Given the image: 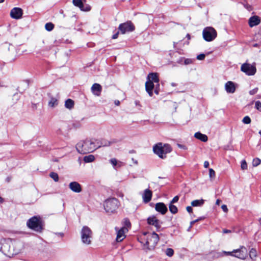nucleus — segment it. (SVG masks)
I'll return each mask as SVG.
<instances>
[{
	"label": "nucleus",
	"instance_id": "obj_21",
	"mask_svg": "<svg viewBox=\"0 0 261 261\" xmlns=\"http://www.w3.org/2000/svg\"><path fill=\"white\" fill-rule=\"evenodd\" d=\"M59 97L50 96V99L48 102V106L51 108H54L59 104Z\"/></svg>",
	"mask_w": 261,
	"mask_h": 261
},
{
	"label": "nucleus",
	"instance_id": "obj_47",
	"mask_svg": "<svg viewBox=\"0 0 261 261\" xmlns=\"http://www.w3.org/2000/svg\"><path fill=\"white\" fill-rule=\"evenodd\" d=\"M118 34H119V32H117L116 34L113 35L112 36V38L113 39H115L117 38L118 36Z\"/></svg>",
	"mask_w": 261,
	"mask_h": 261
},
{
	"label": "nucleus",
	"instance_id": "obj_54",
	"mask_svg": "<svg viewBox=\"0 0 261 261\" xmlns=\"http://www.w3.org/2000/svg\"><path fill=\"white\" fill-rule=\"evenodd\" d=\"M204 219V217H200V218H198V219H196V220H197V222H198V221H200V220H203V219Z\"/></svg>",
	"mask_w": 261,
	"mask_h": 261
},
{
	"label": "nucleus",
	"instance_id": "obj_45",
	"mask_svg": "<svg viewBox=\"0 0 261 261\" xmlns=\"http://www.w3.org/2000/svg\"><path fill=\"white\" fill-rule=\"evenodd\" d=\"M186 210L187 211V212L189 213H191L192 212V208L191 206H188L187 207H186Z\"/></svg>",
	"mask_w": 261,
	"mask_h": 261
},
{
	"label": "nucleus",
	"instance_id": "obj_59",
	"mask_svg": "<svg viewBox=\"0 0 261 261\" xmlns=\"http://www.w3.org/2000/svg\"><path fill=\"white\" fill-rule=\"evenodd\" d=\"M5 0H0V3H2L4 2Z\"/></svg>",
	"mask_w": 261,
	"mask_h": 261
},
{
	"label": "nucleus",
	"instance_id": "obj_19",
	"mask_svg": "<svg viewBox=\"0 0 261 261\" xmlns=\"http://www.w3.org/2000/svg\"><path fill=\"white\" fill-rule=\"evenodd\" d=\"M152 195V193L151 191L148 189L145 190L142 195L143 201L145 203H148V202H149L151 199Z\"/></svg>",
	"mask_w": 261,
	"mask_h": 261
},
{
	"label": "nucleus",
	"instance_id": "obj_9",
	"mask_svg": "<svg viewBox=\"0 0 261 261\" xmlns=\"http://www.w3.org/2000/svg\"><path fill=\"white\" fill-rule=\"evenodd\" d=\"M135 29L134 25L130 21L121 23L118 27V29L122 34L133 32L135 30Z\"/></svg>",
	"mask_w": 261,
	"mask_h": 261
},
{
	"label": "nucleus",
	"instance_id": "obj_29",
	"mask_svg": "<svg viewBox=\"0 0 261 261\" xmlns=\"http://www.w3.org/2000/svg\"><path fill=\"white\" fill-rule=\"evenodd\" d=\"M95 160V156L92 154L86 155L84 158V161L85 163H90L94 161Z\"/></svg>",
	"mask_w": 261,
	"mask_h": 261
},
{
	"label": "nucleus",
	"instance_id": "obj_51",
	"mask_svg": "<svg viewBox=\"0 0 261 261\" xmlns=\"http://www.w3.org/2000/svg\"><path fill=\"white\" fill-rule=\"evenodd\" d=\"M115 104L117 106H119L120 104V102L119 100H115Z\"/></svg>",
	"mask_w": 261,
	"mask_h": 261
},
{
	"label": "nucleus",
	"instance_id": "obj_12",
	"mask_svg": "<svg viewBox=\"0 0 261 261\" xmlns=\"http://www.w3.org/2000/svg\"><path fill=\"white\" fill-rule=\"evenodd\" d=\"M116 229L117 230V237L116 240L117 242L119 243L125 238L126 236L125 233L128 231V229L126 227H122L119 230H117V228H116Z\"/></svg>",
	"mask_w": 261,
	"mask_h": 261
},
{
	"label": "nucleus",
	"instance_id": "obj_61",
	"mask_svg": "<svg viewBox=\"0 0 261 261\" xmlns=\"http://www.w3.org/2000/svg\"><path fill=\"white\" fill-rule=\"evenodd\" d=\"M134 162L137 164L138 163L137 161H134Z\"/></svg>",
	"mask_w": 261,
	"mask_h": 261
},
{
	"label": "nucleus",
	"instance_id": "obj_11",
	"mask_svg": "<svg viewBox=\"0 0 261 261\" xmlns=\"http://www.w3.org/2000/svg\"><path fill=\"white\" fill-rule=\"evenodd\" d=\"M241 70L248 75H253L256 72L255 66L249 63H244L241 67Z\"/></svg>",
	"mask_w": 261,
	"mask_h": 261
},
{
	"label": "nucleus",
	"instance_id": "obj_31",
	"mask_svg": "<svg viewBox=\"0 0 261 261\" xmlns=\"http://www.w3.org/2000/svg\"><path fill=\"white\" fill-rule=\"evenodd\" d=\"M122 222L123 224V227H126L128 230V228L131 226V224L129 220L127 218H125L123 219Z\"/></svg>",
	"mask_w": 261,
	"mask_h": 261
},
{
	"label": "nucleus",
	"instance_id": "obj_24",
	"mask_svg": "<svg viewBox=\"0 0 261 261\" xmlns=\"http://www.w3.org/2000/svg\"><path fill=\"white\" fill-rule=\"evenodd\" d=\"M110 162L112 165L113 167L115 169H116L117 168H119L121 167L123 165V163L121 161H118L115 158L111 159L110 160Z\"/></svg>",
	"mask_w": 261,
	"mask_h": 261
},
{
	"label": "nucleus",
	"instance_id": "obj_56",
	"mask_svg": "<svg viewBox=\"0 0 261 261\" xmlns=\"http://www.w3.org/2000/svg\"><path fill=\"white\" fill-rule=\"evenodd\" d=\"M187 38H188L189 39H190V35H189V34H188L187 35Z\"/></svg>",
	"mask_w": 261,
	"mask_h": 261
},
{
	"label": "nucleus",
	"instance_id": "obj_18",
	"mask_svg": "<svg viewBox=\"0 0 261 261\" xmlns=\"http://www.w3.org/2000/svg\"><path fill=\"white\" fill-rule=\"evenodd\" d=\"M91 89L94 95L98 96L102 91V87L100 84L95 83L92 86Z\"/></svg>",
	"mask_w": 261,
	"mask_h": 261
},
{
	"label": "nucleus",
	"instance_id": "obj_39",
	"mask_svg": "<svg viewBox=\"0 0 261 261\" xmlns=\"http://www.w3.org/2000/svg\"><path fill=\"white\" fill-rule=\"evenodd\" d=\"M242 121L245 124H249L251 122V119L248 116H245Z\"/></svg>",
	"mask_w": 261,
	"mask_h": 261
},
{
	"label": "nucleus",
	"instance_id": "obj_13",
	"mask_svg": "<svg viewBox=\"0 0 261 261\" xmlns=\"http://www.w3.org/2000/svg\"><path fill=\"white\" fill-rule=\"evenodd\" d=\"M86 1V0H73V4L82 11H89L90 10L91 7L89 5L84 6V3H85Z\"/></svg>",
	"mask_w": 261,
	"mask_h": 261
},
{
	"label": "nucleus",
	"instance_id": "obj_50",
	"mask_svg": "<svg viewBox=\"0 0 261 261\" xmlns=\"http://www.w3.org/2000/svg\"><path fill=\"white\" fill-rule=\"evenodd\" d=\"M220 202H221V200L220 199H217L216 202V204L219 205Z\"/></svg>",
	"mask_w": 261,
	"mask_h": 261
},
{
	"label": "nucleus",
	"instance_id": "obj_36",
	"mask_svg": "<svg viewBox=\"0 0 261 261\" xmlns=\"http://www.w3.org/2000/svg\"><path fill=\"white\" fill-rule=\"evenodd\" d=\"M250 257L253 259L256 256V251L255 249H252L249 252Z\"/></svg>",
	"mask_w": 261,
	"mask_h": 261
},
{
	"label": "nucleus",
	"instance_id": "obj_8",
	"mask_svg": "<svg viewBox=\"0 0 261 261\" xmlns=\"http://www.w3.org/2000/svg\"><path fill=\"white\" fill-rule=\"evenodd\" d=\"M27 225L29 228L36 231L40 232L42 229L40 220L37 217H33L30 219L27 222Z\"/></svg>",
	"mask_w": 261,
	"mask_h": 261
},
{
	"label": "nucleus",
	"instance_id": "obj_27",
	"mask_svg": "<svg viewBox=\"0 0 261 261\" xmlns=\"http://www.w3.org/2000/svg\"><path fill=\"white\" fill-rule=\"evenodd\" d=\"M74 106V101L71 99H68L65 101V107L68 109H71Z\"/></svg>",
	"mask_w": 261,
	"mask_h": 261
},
{
	"label": "nucleus",
	"instance_id": "obj_46",
	"mask_svg": "<svg viewBox=\"0 0 261 261\" xmlns=\"http://www.w3.org/2000/svg\"><path fill=\"white\" fill-rule=\"evenodd\" d=\"M109 142L111 143V145L113 144L116 143L117 142V140L115 139H113L109 141Z\"/></svg>",
	"mask_w": 261,
	"mask_h": 261
},
{
	"label": "nucleus",
	"instance_id": "obj_32",
	"mask_svg": "<svg viewBox=\"0 0 261 261\" xmlns=\"http://www.w3.org/2000/svg\"><path fill=\"white\" fill-rule=\"evenodd\" d=\"M49 176L55 181H58L59 180V176L57 173L55 172H51L49 174Z\"/></svg>",
	"mask_w": 261,
	"mask_h": 261
},
{
	"label": "nucleus",
	"instance_id": "obj_1",
	"mask_svg": "<svg viewBox=\"0 0 261 261\" xmlns=\"http://www.w3.org/2000/svg\"><path fill=\"white\" fill-rule=\"evenodd\" d=\"M96 142L97 140L94 139L81 141L76 144V150L81 154L91 152L96 149L100 147V145H97Z\"/></svg>",
	"mask_w": 261,
	"mask_h": 261
},
{
	"label": "nucleus",
	"instance_id": "obj_60",
	"mask_svg": "<svg viewBox=\"0 0 261 261\" xmlns=\"http://www.w3.org/2000/svg\"><path fill=\"white\" fill-rule=\"evenodd\" d=\"M134 162L137 164L138 163L137 161H134Z\"/></svg>",
	"mask_w": 261,
	"mask_h": 261
},
{
	"label": "nucleus",
	"instance_id": "obj_48",
	"mask_svg": "<svg viewBox=\"0 0 261 261\" xmlns=\"http://www.w3.org/2000/svg\"><path fill=\"white\" fill-rule=\"evenodd\" d=\"M208 166H209V163H208V161H205V162H204V167L205 168H207V167H208Z\"/></svg>",
	"mask_w": 261,
	"mask_h": 261
},
{
	"label": "nucleus",
	"instance_id": "obj_26",
	"mask_svg": "<svg viewBox=\"0 0 261 261\" xmlns=\"http://www.w3.org/2000/svg\"><path fill=\"white\" fill-rule=\"evenodd\" d=\"M204 202V200L200 199V200H195L191 202V205L193 206H202Z\"/></svg>",
	"mask_w": 261,
	"mask_h": 261
},
{
	"label": "nucleus",
	"instance_id": "obj_23",
	"mask_svg": "<svg viewBox=\"0 0 261 261\" xmlns=\"http://www.w3.org/2000/svg\"><path fill=\"white\" fill-rule=\"evenodd\" d=\"M194 137L196 139H198V140H200V141H201L202 142H206L207 141V139H208L206 135H205L204 134H201L200 132L196 133L195 134V135H194Z\"/></svg>",
	"mask_w": 261,
	"mask_h": 261
},
{
	"label": "nucleus",
	"instance_id": "obj_25",
	"mask_svg": "<svg viewBox=\"0 0 261 261\" xmlns=\"http://www.w3.org/2000/svg\"><path fill=\"white\" fill-rule=\"evenodd\" d=\"M15 243V241L14 240L10 239V238H3L1 240L0 244L1 245H5V244H13Z\"/></svg>",
	"mask_w": 261,
	"mask_h": 261
},
{
	"label": "nucleus",
	"instance_id": "obj_7",
	"mask_svg": "<svg viewBox=\"0 0 261 261\" xmlns=\"http://www.w3.org/2000/svg\"><path fill=\"white\" fill-rule=\"evenodd\" d=\"M82 241L83 243L90 244L92 243L93 233L92 230L87 226H84L81 232Z\"/></svg>",
	"mask_w": 261,
	"mask_h": 261
},
{
	"label": "nucleus",
	"instance_id": "obj_4",
	"mask_svg": "<svg viewBox=\"0 0 261 261\" xmlns=\"http://www.w3.org/2000/svg\"><path fill=\"white\" fill-rule=\"evenodd\" d=\"M103 206L107 213H114L119 207V202L115 198H108L105 200Z\"/></svg>",
	"mask_w": 261,
	"mask_h": 261
},
{
	"label": "nucleus",
	"instance_id": "obj_58",
	"mask_svg": "<svg viewBox=\"0 0 261 261\" xmlns=\"http://www.w3.org/2000/svg\"><path fill=\"white\" fill-rule=\"evenodd\" d=\"M189 63V61H188V60H186V61H185V63H186V64H188Z\"/></svg>",
	"mask_w": 261,
	"mask_h": 261
},
{
	"label": "nucleus",
	"instance_id": "obj_6",
	"mask_svg": "<svg viewBox=\"0 0 261 261\" xmlns=\"http://www.w3.org/2000/svg\"><path fill=\"white\" fill-rule=\"evenodd\" d=\"M202 36L205 41L210 42L214 40L217 37V33L214 28L207 27L203 30Z\"/></svg>",
	"mask_w": 261,
	"mask_h": 261
},
{
	"label": "nucleus",
	"instance_id": "obj_33",
	"mask_svg": "<svg viewBox=\"0 0 261 261\" xmlns=\"http://www.w3.org/2000/svg\"><path fill=\"white\" fill-rule=\"evenodd\" d=\"M54 25L51 22L46 23L45 25V29L48 31H51L54 29Z\"/></svg>",
	"mask_w": 261,
	"mask_h": 261
},
{
	"label": "nucleus",
	"instance_id": "obj_55",
	"mask_svg": "<svg viewBox=\"0 0 261 261\" xmlns=\"http://www.w3.org/2000/svg\"><path fill=\"white\" fill-rule=\"evenodd\" d=\"M3 199L1 197H0V203H2L3 202Z\"/></svg>",
	"mask_w": 261,
	"mask_h": 261
},
{
	"label": "nucleus",
	"instance_id": "obj_37",
	"mask_svg": "<svg viewBox=\"0 0 261 261\" xmlns=\"http://www.w3.org/2000/svg\"><path fill=\"white\" fill-rule=\"evenodd\" d=\"M209 176L211 179H213L215 177V172L212 168L209 169Z\"/></svg>",
	"mask_w": 261,
	"mask_h": 261
},
{
	"label": "nucleus",
	"instance_id": "obj_2",
	"mask_svg": "<svg viewBox=\"0 0 261 261\" xmlns=\"http://www.w3.org/2000/svg\"><path fill=\"white\" fill-rule=\"evenodd\" d=\"M159 79L158 73H150L148 75L147 80L145 83V89L150 96H152L153 95L152 90L155 86L154 83L156 84L154 92L156 94H159V91L157 89V86H159Z\"/></svg>",
	"mask_w": 261,
	"mask_h": 261
},
{
	"label": "nucleus",
	"instance_id": "obj_20",
	"mask_svg": "<svg viewBox=\"0 0 261 261\" xmlns=\"http://www.w3.org/2000/svg\"><path fill=\"white\" fill-rule=\"evenodd\" d=\"M147 222L149 225H153L156 228L160 227V221L155 216L149 217L147 219Z\"/></svg>",
	"mask_w": 261,
	"mask_h": 261
},
{
	"label": "nucleus",
	"instance_id": "obj_16",
	"mask_svg": "<svg viewBox=\"0 0 261 261\" xmlns=\"http://www.w3.org/2000/svg\"><path fill=\"white\" fill-rule=\"evenodd\" d=\"M69 188L75 193H80L82 191L81 185L76 181H72L69 184Z\"/></svg>",
	"mask_w": 261,
	"mask_h": 261
},
{
	"label": "nucleus",
	"instance_id": "obj_62",
	"mask_svg": "<svg viewBox=\"0 0 261 261\" xmlns=\"http://www.w3.org/2000/svg\"><path fill=\"white\" fill-rule=\"evenodd\" d=\"M80 124H78V125H77V126H76V127H79V126H80Z\"/></svg>",
	"mask_w": 261,
	"mask_h": 261
},
{
	"label": "nucleus",
	"instance_id": "obj_38",
	"mask_svg": "<svg viewBox=\"0 0 261 261\" xmlns=\"http://www.w3.org/2000/svg\"><path fill=\"white\" fill-rule=\"evenodd\" d=\"M241 167L242 170H246L247 169V164L245 160L241 162Z\"/></svg>",
	"mask_w": 261,
	"mask_h": 261
},
{
	"label": "nucleus",
	"instance_id": "obj_43",
	"mask_svg": "<svg viewBox=\"0 0 261 261\" xmlns=\"http://www.w3.org/2000/svg\"><path fill=\"white\" fill-rule=\"evenodd\" d=\"M179 199V197L178 196H175L173 199L172 200H171V201L170 202L171 203H176L178 201Z\"/></svg>",
	"mask_w": 261,
	"mask_h": 261
},
{
	"label": "nucleus",
	"instance_id": "obj_28",
	"mask_svg": "<svg viewBox=\"0 0 261 261\" xmlns=\"http://www.w3.org/2000/svg\"><path fill=\"white\" fill-rule=\"evenodd\" d=\"M97 145H100L101 146H109L111 145V143L109 142V141L102 140L100 142L98 140H97L96 142Z\"/></svg>",
	"mask_w": 261,
	"mask_h": 261
},
{
	"label": "nucleus",
	"instance_id": "obj_35",
	"mask_svg": "<svg viewBox=\"0 0 261 261\" xmlns=\"http://www.w3.org/2000/svg\"><path fill=\"white\" fill-rule=\"evenodd\" d=\"M165 252L167 256L171 257L173 255L174 250L171 248H168L166 249Z\"/></svg>",
	"mask_w": 261,
	"mask_h": 261
},
{
	"label": "nucleus",
	"instance_id": "obj_34",
	"mask_svg": "<svg viewBox=\"0 0 261 261\" xmlns=\"http://www.w3.org/2000/svg\"><path fill=\"white\" fill-rule=\"evenodd\" d=\"M261 163V160L258 158L254 159L252 161V166L253 167H256L259 165Z\"/></svg>",
	"mask_w": 261,
	"mask_h": 261
},
{
	"label": "nucleus",
	"instance_id": "obj_40",
	"mask_svg": "<svg viewBox=\"0 0 261 261\" xmlns=\"http://www.w3.org/2000/svg\"><path fill=\"white\" fill-rule=\"evenodd\" d=\"M255 106L256 109L261 112V102L259 101L255 102Z\"/></svg>",
	"mask_w": 261,
	"mask_h": 261
},
{
	"label": "nucleus",
	"instance_id": "obj_30",
	"mask_svg": "<svg viewBox=\"0 0 261 261\" xmlns=\"http://www.w3.org/2000/svg\"><path fill=\"white\" fill-rule=\"evenodd\" d=\"M169 208L170 212L173 214L177 213L178 212L177 207L175 205H174L173 203H170Z\"/></svg>",
	"mask_w": 261,
	"mask_h": 261
},
{
	"label": "nucleus",
	"instance_id": "obj_10",
	"mask_svg": "<svg viewBox=\"0 0 261 261\" xmlns=\"http://www.w3.org/2000/svg\"><path fill=\"white\" fill-rule=\"evenodd\" d=\"M225 253L240 258L244 259L247 256V250L245 247L242 246L239 249L233 250L231 252H225Z\"/></svg>",
	"mask_w": 261,
	"mask_h": 261
},
{
	"label": "nucleus",
	"instance_id": "obj_63",
	"mask_svg": "<svg viewBox=\"0 0 261 261\" xmlns=\"http://www.w3.org/2000/svg\"><path fill=\"white\" fill-rule=\"evenodd\" d=\"M259 133L260 134V136H261V130L259 131Z\"/></svg>",
	"mask_w": 261,
	"mask_h": 261
},
{
	"label": "nucleus",
	"instance_id": "obj_41",
	"mask_svg": "<svg viewBox=\"0 0 261 261\" xmlns=\"http://www.w3.org/2000/svg\"><path fill=\"white\" fill-rule=\"evenodd\" d=\"M205 55L203 54H201L197 56V59L199 60H203L205 58Z\"/></svg>",
	"mask_w": 261,
	"mask_h": 261
},
{
	"label": "nucleus",
	"instance_id": "obj_53",
	"mask_svg": "<svg viewBox=\"0 0 261 261\" xmlns=\"http://www.w3.org/2000/svg\"><path fill=\"white\" fill-rule=\"evenodd\" d=\"M197 222V220H194L191 222V226L193 225L195 222Z\"/></svg>",
	"mask_w": 261,
	"mask_h": 261
},
{
	"label": "nucleus",
	"instance_id": "obj_3",
	"mask_svg": "<svg viewBox=\"0 0 261 261\" xmlns=\"http://www.w3.org/2000/svg\"><path fill=\"white\" fill-rule=\"evenodd\" d=\"M153 150L154 153L160 158L165 159L166 154L172 151V148L168 144H163L162 143H159L153 147Z\"/></svg>",
	"mask_w": 261,
	"mask_h": 261
},
{
	"label": "nucleus",
	"instance_id": "obj_49",
	"mask_svg": "<svg viewBox=\"0 0 261 261\" xmlns=\"http://www.w3.org/2000/svg\"><path fill=\"white\" fill-rule=\"evenodd\" d=\"M231 232V231L230 230L226 229H224L223 230V232L224 233H230Z\"/></svg>",
	"mask_w": 261,
	"mask_h": 261
},
{
	"label": "nucleus",
	"instance_id": "obj_5",
	"mask_svg": "<svg viewBox=\"0 0 261 261\" xmlns=\"http://www.w3.org/2000/svg\"><path fill=\"white\" fill-rule=\"evenodd\" d=\"M22 250L21 246H1L0 250L6 256L12 257Z\"/></svg>",
	"mask_w": 261,
	"mask_h": 261
},
{
	"label": "nucleus",
	"instance_id": "obj_17",
	"mask_svg": "<svg viewBox=\"0 0 261 261\" xmlns=\"http://www.w3.org/2000/svg\"><path fill=\"white\" fill-rule=\"evenodd\" d=\"M155 209L162 215H164L168 210L167 206L162 202L157 203L155 204Z\"/></svg>",
	"mask_w": 261,
	"mask_h": 261
},
{
	"label": "nucleus",
	"instance_id": "obj_15",
	"mask_svg": "<svg viewBox=\"0 0 261 261\" xmlns=\"http://www.w3.org/2000/svg\"><path fill=\"white\" fill-rule=\"evenodd\" d=\"M237 85L232 81H228L225 84V90L228 93H233L235 92Z\"/></svg>",
	"mask_w": 261,
	"mask_h": 261
},
{
	"label": "nucleus",
	"instance_id": "obj_57",
	"mask_svg": "<svg viewBox=\"0 0 261 261\" xmlns=\"http://www.w3.org/2000/svg\"><path fill=\"white\" fill-rule=\"evenodd\" d=\"M257 46H258V45H257V44H256H256H254L253 45V46H254V47H257Z\"/></svg>",
	"mask_w": 261,
	"mask_h": 261
},
{
	"label": "nucleus",
	"instance_id": "obj_52",
	"mask_svg": "<svg viewBox=\"0 0 261 261\" xmlns=\"http://www.w3.org/2000/svg\"><path fill=\"white\" fill-rule=\"evenodd\" d=\"M178 146H179V147H180L181 148L186 149L185 146H184L182 145L178 144Z\"/></svg>",
	"mask_w": 261,
	"mask_h": 261
},
{
	"label": "nucleus",
	"instance_id": "obj_14",
	"mask_svg": "<svg viewBox=\"0 0 261 261\" xmlns=\"http://www.w3.org/2000/svg\"><path fill=\"white\" fill-rule=\"evenodd\" d=\"M23 14L22 10L20 8H13L10 12V16L12 18L18 19L21 18Z\"/></svg>",
	"mask_w": 261,
	"mask_h": 261
},
{
	"label": "nucleus",
	"instance_id": "obj_42",
	"mask_svg": "<svg viewBox=\"0 0 261 261\" xmlns=\"http://www.w3.org/2000/svg\"><path fill=\"white\" fill-rule=\"evenodd\" d=\"M257 91H258V88H255L250 90L249 91V94L250 95H254V94H255V93H257Z\"/></svg>",
	"mask_w": 261,
	"mask_h": 261
},
{
	"label": "nucleus",
	"instance_id": "obj_44",
	"mask_svg": "<svg viewBox=\"0 0 261 261\" xmlns=\"http://www.w3.org/2000/svg\"><path fill=\"white\" fill-rule=\"evenodd\" d=\"M221 208H222V210L224 212L226 213V212H228V208H227V206L226 205H225V204L222 205L221 206Z\"/></svg>",
	"mask_w": 261,
	"mask_h": 261
},
{
	"label": "nucleus",
	"instance_id": "obj_22",
	"mask_svg": "<svg viewBox=\"0 0 261 261\" xmlns=\"http://www.w3.org/2000/svg\"><path fill=\"white\" fill-rule=\"evenodd\" d=\"M260 21L258 16H253L249 19L248 23L250 27H253L258 25L260 23Z\"/></svg>",
	"mask_w": 261,
	"mask_h": 261
}]
</instances>
